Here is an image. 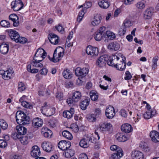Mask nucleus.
Returning a JSON list of instances; mask_svg holds the SVG:
<instances>
[{"instance_id": "obj_18", "label": "nucleus", "mask_w": 159, "mask_h": 159, "mask_svg": "<svg viewBox=\"0 0 159 159\" xmlns=\"http://www.w3.org/2000/svg\"><path fill=\"white\" fill-rule=\"evenodd\" d=\"M107 47L110 50L116 51L119 49L120 46L119 43L116 42H114L109 43Z\"/></svg>"}, {"instance_id": "obj_45", "label": "nucleus", "mask_w": 159, "mask_h": 159, "mask_svg": "<svg viewBox=\"0 0 159 159\" xmlns=\"http://www.w3.org/2000/svg\"><path fill=\"white\" fill-rule=\"evenodd\" d=\"M66 140H61L58 144V147L61 150L65 151V144L66 143Z\"/></svg>"}, {"instance_id": "obj_50", "label": "nucleus", "mask_w": 159, "mask_h": 159, "mask_svg": "<svg viewBox=\"0 0 159 159\" xmlns=\"http://www.w3.org/2000/svg\"><path fill=\"white\" fill-rule=\"evenodd\" d=\"M21 105L23 107L26 108L30 109H32L33 108V106L30 104V103L26 101L22 102Z\"/></svg>"}, {"instance_id": "obj_61", "label": "nucleus", "mask_w": 159, "mask_h": 159, "mask_svg": "<svg viewBox=\"0 0 159 159\" xmlns=\"http://www.w3.org/2000/svg\"><path fill=\"white\" fill-rule=\"evenodd\" d=\"M126 29L125 27H123L121 28L119 32V34L121 36H123L125 34Z\"/></svg>"}, {"instance_id": "obj_58", "label": "nucleus", "mask_w": 159, "mask_h": 159, "mask_svg": "<svg viewBox=\"0 0 159 159\" xmlns=\"http://www.w3.org/2000/svg\"><path fill=\"white\" fill-rule=\"evenodd\" d=\"M56 29L58 31L61 32L62 33L64 32V29L61 24H59L58 26H56Z\"/></svg>"}, {"instance_id": "obj_42", "label": "nucleus", "mask_w": 159, "mask_h": 159, "mask_svg": "<svg viewBox=\"0 0 159 159\" xmlns=\"http://www.w3.org/2000/svg\"><path fill=\"white\" fill-rule=\"evenodd\" d=\"M75 152L74 150L68 149L66 151L65 156L67 158H70L74 155Z\"/></svg>"}, {"instance_id": "obj_64", "label": "nucleus", "mask_w": 159, "mask_h": 159, "mask_svg": "<svg viewBox=\"0 0 159 159\" xmlns=\"http://www.w3.org/2000/svg\"><path fill=\"white\" fill-rule=\"evenodd\" d=\"M139 147H141L142 148L143 151L144 152H148L150 150L149 147L146 145H143V146L142 145H141V146L140 145Z\"/></svg>"}, {"instance_id": "obj_3", "label": "nucleus", "mask_w": 159, "mask_h": 159, "mask_svg": "<svg viewBox=\"0 0 159 159\" xmlns=\"http://www.w3.org/2000/svg\"><path fill=\"white\" fill-rule=\"evenodd\" d=\"M110 148L112 151H115V152L111 154L109 159H119L123 156V151L119 146L113 145L111 146Z\"/></svg>"}, {"instance_id": "obj_44", "label": "nucleus", "mask_w": 159, "mask_h": 159, "mask_svg": "<svg viewBox=\"0 0 159 159\" xmlns=\"http://www.w3.org/2000/svg\"><path fill=\"white\" fill-rule=\"evenodd\" d=\"M90 97L91 100L93 101H96L98 97V94L95 92L92 91L90 93Z\"/></svg>"}, {"instance_id": "obj_10", "label": "nucleus", "mask_w": 159, "mask_h": 159, "mask_svg": "<svg viewBox=\"0 0 159 159\" xmlns=\"http://www.w3.org/2000/svg\"><path fill=\"white\" fill-rule=\"evenodd\" d=\"M154 13V9L152 7H150L146 9L144 11L143 15L145 20L150 19Z\"/></svg>"}, {"instance_id": "obj_51", "label": "nucleus", "mask_w": 159, "mask_h": 159, "mask_svg": "<svg viewBox=\"0 0 159 159\" xmlns=\"http://www.w3.org/2000/svg\"><path fill=\"white\" fill-rule=\"evenodd\" d=\"M97 118L94 114H91L87 117V119L90 122H94L96 121Z\"/></svg>"}, {"instance_id": "obj_7", "label": "nucleus", "mask_w": 159, "mask_h": 159, "mask_svg": "<svg viewBox=\"0 0 159 159\" xmlns=\"http://www.w3.org/2000/svg\"><path fill=\"white\" fill-rule=\"evenodd\" d=\"M108 57L107 55L102 56L98 58L96 61V65L99 67H102L105 66L106 62L107 63Z\"/></svg>"}, {"instance_id": "obj_6", "label": "nucleus", "mask_w": 159, "mask_h": 159, "mask_svg": "<svg viewBox=\"0 0 159 159\" xmlns=\"http://www.w3.org/2000/svg\"><path fill=\"white\" fill-rule=\"evenodd\" d=\"M89 69L87 68H83L81 69L80 67H77L75 70V73L76 76L81 78L85 77L88 74Z\"/></svg>"}, {"instance_id": "obj_54", "label": "nucleus", "mask_w": 159, "mask_h": 159, "mask_svg": "<svg viewBox=\"0 0 159 159\" xmlns=\"http://www.w3.org/2000/svg\"><path fill=\"white\" fill-rule=\"evenodd\" d=\"M106 30V28L104 26H103L100 28L97 31L106 37L107 35V34H106L107 31H108Z\"/></svg>"}, {"instance_id": "obj_59", "label": "nucleus", "mask_w": 159, "mask_h": 159, "mask_svg": "<svg viewBox=\"0 0 159 159\" xmlns=\"http://www.w3.org/2000/svg\"><path fill=\"white\" fill-rule=\"evenodd\" d=\"M130 24L131 23L129 20H125L124 21L122 27H125L126 28V27L130 26Z\"/></svg>"}, {"instance_id": "obj_48", "label": "nucleus", "mask_w": 159, "mask_h": 159, "mask_svg": "<svg viewBox=\"0 0 159 159\" xmlns=\"http://www.w3.org/2000/svg\"><path fill=\"white\" fill-rule=\"evenodd\" d=\"M106 37L104 36L102 34L100 33L98 31H97L96 33V35L94 37L95 39L97 41H100L103 37Z\"/></svg>"}, {"instance_id": "obj_40", "label": "nucleus", "mask_w": 159, "mask_h": 159, "mask_svg": "<svg viewBox=\"0 0 159 159\" xmlns=\"http://www.w3.org/2000/svg\"><path fill=\"white\" fill-rule=\"evenodd\" d=\"M79 145L80 146L84 148H88L89 146V142L87 141L84 139L83 138L80 141Z\"/></svg>"}, {"instance_id": "obj_57", "label": "nucleus", "mask_w": 159, "mask_h": 159, "mask_svg": "<svg viewBox=\"0 0 159 159\" xmlns=\"http://www.w3.org/2000/svg\"><path fill=\"white\" fill-rule=\"evenodd\" d=\"M9 18L10 20H11L12 21H14L18 20V17L15 14H12L9 16Z\"/></svg>"}, {"instance_id": "obj_36", "label": "nucleus", "mask_w": 159, "mask_h": 159, "mask_svg": "<svg viewBox=\"0 0 159 159\" xmlns=\"http://www.w3.org/2000/svg\"><path fill=\"white\" fill-rule=\"evenodd\" d=\"M85 140L88 142H90L92 143H94L95 142L96 139L94 137H93L92 135L91 134H86L84 138H83Z\"/></svg>"}, {"instance_id": "obj_37", "label": "nucleus", "mask_w": 159, "mask_h": 159, "mask_svg": "<svg viewBox=\"0 0 159 159\" xmlns=\"http://www.w3.org/2000/svg\"><path fill=\"white\" fill-rule=\"evenodd\" d=\"M89 99H85L82 101L80 103V106L83 110H85L89 104Z\"/></svg>"}, {"instance_id": "obj_29", "label": "nucleus", "mask_w": 159, "mask_h": 159, "mask_svg": "<svg viewBox=\"0 0 159 159\" xmlns=\"http://www.w3.org/2000/svg\"><path fill=\"white\" fill-rule=\"evenodd\" d=\"M9 50V45L5 43H3L0 45V52L2 54H6Z\"/></svg>"}, {"instance_id": "obj_35", "label": "nucleus", "mask_w": 159, "mask_h": 159, "mask_svg": "<svg viewBox=\"0 0 159 159\" xmlns=\"http://www.w3.org/2000/svg\"><path fill=\"white\" fill-rule=\"evenodd\" d=\"M81 93L79 91H75L73 93L72 98L74 99V101L78 102L81 98Z\"/></svg>"}, {"instance_id": "obj_53", "label": "nucleus", "mask_w": 159, "mask_h": 159, "mask_svg": "<svg viewBox=\"0 0 159 159\" xmlns=\"http://www.w3.org/2000/svg\"><path fill=\"white\" fill-rule=\"evenodd\" d=\"M0 25L2 27H9L10 26L9 21L4 20H2L1 21Z\"/></svg>"}, {"instance_id": "obj_30", "label": "nucleus", "mask_w": 159, "mask_h": 159, "mask_svg": "<svg viewBox=\"0 0 159 159\" xmlns=\"http://www.w3.org/2000/svg\"><path fill=\"white\" fill-rule=\"evenodd\" d=\"M156 111L154 109H151V110L147 111L146 113L143 114L144 118L149 119L155 115Z\"/></svg>"}, {"instance_id": "obj_1", "label": "nucleus", "mask_w": 159, "mask_h": 159, "mask_svg": "<svg viewBox=\"0 0 159 159\" xmlns=\"http://www.w3.org/2000/svg\"><path fill=\"white\" fill-rule=\"evenodd\" d=\"M16 121L20 125H25L29 124V117L22 111H18L16 114Z\"/></svg>"}, {"instance_id": "obj_56", "label": "nucleus", "mask_w": 159, "mask_h": 159, "mask_svg": "<svg viewBox=\"0 0 159 159\" xmlns=\"http://www.w3.org/2000/svg\"><path fill=\"white\" fill-rule=\"evenodd\" d=\"M106 34H107L106 36L108 37H110V39H113L116 37L115 34L110 31H107Z\"/></svg>"}, {"instance_id": "obj_16", "label": "nucleus", "mask_w": 159, "mask_h": 159, "mask_svg": "<svg viewBox=\"0 0 159 159\" xmlns=\"http://www.w3.org/2000/svg\"><path fill=\"white\" fill-rule=\"evenodd\" d=\"M42 147L45 151L47 152H50L52 151L53 146L51 143L44 141L42 144Z\"/></svg>"}, {"instance_id": "obj_24", "label": "nucleus", "mask_w": 159, "mask_h": 159, "mask_svg": "<svg viewBox=\"0 0 159 159\" xmlns=\"http://www.w3.org/2000/svg\"><path fill=\"white\" fill-rule=\"evenodd\" d=\"M124 61H122V60L120 61V62H118V64H117V65L114 67H115L118 70H124L125 68L126 65L125 57H124Z\"/></svg>"}, {"instance_id": "obj_27", "label": "nucleus", "mask_w": 159, "mask_h": 159, "mask_svg": "<svg viewBox=\"0 0 159 159\" xmlns=\"http://www.w3.org/2000/svg\"><path fill=\"white\" fill-rule=\"evenodd\" d=\"M121 129L122 131L126 133H129L132 130L131 125L128 123L122 125L121 126Z\"/></svg>"}, {"instance_id": "obj_23", "label": "nucleus", "mask_w": 159, "mask_h": 159, "mask_svg": "<svg viewBox=\"0 0 159 159\" xmlns=\"http://www.w3.org/2000/svg\"><path fill=\"white\" fill-rule=\"evenodd\" d=\"M41 131L42 133L43 132V135L46 138H50L52 134V131L46 127H43L41 129Z\"/></svg>"}, {"instance_id": "obj_21", "label": "nucleus", "mask_w": 159, "mask_h": 159, "mask_svg": "<svg viewBox=\"0 0 159 159\" xmlns=\"http://www.w3.org/2000/svg\"><path fill=\"white\" fill-rule=\"evenodd\" d=\"M8 34L9 37L11 39L14 41L16 42V40L19 37V34L18 32L16 31L12 30H8Z\"/></svg>"}, {"instance_id": "obj_55", "label": "nucleus", "mask_w": 159, "mask_h": 159, "mask_svg": "<svg viewBox=\"0 0 159 159\" xmlns=\"http://www.w3.org/2000/svg\"><path fill=\"white\" fill-rule=\"evenodd\" d=\"M25 89V86L24 84L22 82L18 84V89L19 91L22 92Z\"/></svg>"}, {"instance_id": "obj_31", "label": "nucleus", "mask_w": 159, "mask_h": 159, "mask_svg": "<svg viewBox=\"0 0 159 159\" xmlns=\"http://www.w3.org/2000/svg\"><path fill=\"white\" fill-rule=\"evenodd\" d=\"M43 122L42 120L40 118H37L34 119L32 121V125L35 128L40 127L42 126Z\"/></svg>"}, {"instance_id": "obj_28", "label": "nucleus", "mask_w": 159, "mask_h": 159, "mask_svg": "<svg viewBox=\"0 0 159 159\" xmlns=\"http://www.w3.org/2000/svg\"><path fill=\"white\" fill-rule=\"evenodd\" d=\"M74 113V108H70L69 110L65 111L63 114V116L68 119L71 118Z\"/></svg>"}, {"instance_id": "obj_38", "label": "nucleus", "mask_w": 159, "mask_h": 159, "mask_svg": "<svg viewBox=\"0 0 159 159\" xmlns=\"http://www.w3.org/2000/svg\"><path fill=\"white\" fill-rule=\"evenodd\" d=\"M62 134L64 137L69 140H70L73 138L71 134L68 131H63L62 133Z\"/></svg>"}, {"instance_id": "obj_9", "label": "nucleus", "mask_w": 159, "mask_h": 159, "mask_svg": "<svg viewBox=\"0 0 159 159\" xmlns=\"http://www.w3.org/2000/svg\"><path fill=\"white\" fill-rule=\"evenodd\" d=\"M105 114L108 118L109 119L112 118L115 115L114 107L111 106H109L106 109Z\"/></svg>"}, {"instance_id": "obj_34", "label": "nucleus", "mask_w": 159, "mask_h": 159, "mask_svg": "<svg viewBox=\"0 0 159 159\" xmlns=\"http://www.w3.org/2000/svg\"><path fill=\"white\" fill-rule=\"evenodd\" d=\"M13 71L11 70H7L4 71L3 74L2 75V78L5 80H8L11 79Z\"/></svg>"}, {"instance_id": "obj_49", "label": "nucleus", "mask_w": 159, "mask_h": 159, "mask_svg": "<svg viewBox=\"0 0 159 159\" xmlns=\"http://www.w3.org/2000/svg\"><path fill=\"white\" fill-rule=\"evenodd\" d=\"M16 43H20L24 44L27 42V39L25 37H20L19 36V37L17 40H16Z\"/></svg>"}, {"instance_id": "obj_20", "label": "nucleus", "mask_w": 159, "mask_h": 159, "mask_svg": "<svg viewBox=\"0 0 159 159\" xmlns=\"http://www.w3.org/2000/svg\"><path fill=\"white\" fill-rule=\"evenodd\" d=\"M131 157L133 159H143V153L139 151H134L132 152Z\"/></svg>"}, {"instance_id": "obj_39", "label": "nucleus", "mask_w": 159, "mask_h": 159, "mask_svg": "<svg viewBox=\"0 0 159 159\" xmlns=\"http://www.w3.org/2000/svg\"><path fill=\"white\" fill-rule=\"evenodd\" d=\"M63 76L66 79H70L72 77V74L70 70L68 69L64 70L62 73Z\"/></svg>"}, {"instance_id": "obj_26", "label": "nucleus", "mask_w": 159, "mask_h": 159, "mask_svg": "<svg viewBox=\"0 0 159 159\" xmlns=\"http://www.w3.org/2000/svg\"><path fill=\"white\" fill-rule=\"evenodd\" d=\"M15 135H16V136H13V139H19L21 143L23 144H26L28 143V137L26 136H23V135L19 136V134H15Z\"/></svg>"}, {"instance_id": "obj_13", "label": "nucleus", "mask_w": 159, "mask_h": 159, "mask_svg": "<svg viewBox=\"0 0 159 159\" xmlns=\"http://www.w3.org/2000/svg\"><path fill=\"white\" fill-rule=\"evenodd\" d=\"M16 129L17 132V133H16L13 134L12 137L16 136V135L19 134V136L23 135L25 134L27 132V129L25 127L22 126L21 125H17L16 127Z\"/></svg>"}, {"instance_id": "obj_25", "label": "nucleus", "mask_w": 159, "mask_h": 159, "mask_svg": "<svg viewBox=\"0 0 159 159\" xmlns=\"http://www.w3.org/2000/svg\"><path fill=\"white\" fill-rule=\"evenodd\" d=\"M33 61L31 62V64L34 67H42L43 65L40 63V62L41 61L43 60L39 58H35L33 57Z\"/></svg>"}, {"instance_id": "obj_32", "label": "nucleus", "mask_w": 159, "mask_h": 159, "mask_svg": "<svg viewBox=\"0 0 159 159\" xmlns=\"http://www.w3.org/2000/svg\"><path fill=\"white\" fill-rule=\"evenodd\" d=\"M98 4L101 8L106 9L109 7L110 5V3L107 0H102L98 2Z\"/></svg>"}, {"instance_id": "obj_2", "label": "nucleus", "mask_w": 159, "mask_h": 159, "mask_svg": "<svg viewBox=\"0 0 159 159\" xmlns=\"http://www.w3.org/2000/svg\"><path fill=\"white\" fill-rule=\"evenodd\" d=\"M64 49L61 47L57 48L54 51L53 57L51 58L48 57L50 61L56 62L60 60L64 54Z\"/></svg>"}, {"instance_id": "obj_15", "label": "nucleus", "mask_w": 159, "mask_h": 159, "mask_svg": "<svg viewBox=\"0 0 159 159\" xmlns=\"http://www.w3.org/2000/svg\"><path fill=\"white\" fill-rule=\"evenodd\" d=\"M99 129L103 132L109 131L112 129V125L110 123H104L100 125Z\"/></svg>"}, {"instance_id": "obj_52", "label": "nucleus", "mask_w": 159, "mask_h": 159, "mask_svg": "<svg viewBox=\"0 0 159 159\" xmlns=\"http://www.w3.org/2000/svg\"><path fill=\"white\" fill-rule=\"evenodd\" d=\"M45 92V93L47 95H48V92L44 88H43L42 89H40L38 92V94L40 96H43L44 95V92Z\"/></svg>"}, {"instance_id": "obj_62", "label": "nucleus", "mask_w": 159, "mask_h": 159, "mask_svg": "<svg viewBox=\"0 0 159 159\" xmlns=\"http://www.w3.org/2000/svg\"><path fill=\"white\" fill-rule=\"evenodd\" d=\"M126 76L125 77V79L126 80H128L130 79L132 77L130 73L128 71H127L125 73Z\"/></svg>"}, {"instance_id": "obj_4", "label": "nucleus", "mask_w": 159, "mask_h": 159, "mask_svg": "<svg viewBox=\"0 0 159 159\" xmlns=\"http://www.w3.org/2000/svg\"><path fill=\"white\" fill-rule=\"evenodd\" d=\"M124 57L121 53L118 54L117 56L113 55L112 56L108 57L107 64L109 66L114 67L117 64H118L120 61H124Z\"/></svg>"}, {"instance_id": "obj_43", "label": "nucleus", "mask_w": 159, "mask_h": 159, "mask_svg": "<svg viewBox=\"0 0 159 159\" xmlns=\"http://www.w3.org/2000/svg\"><path fill=\"white\" fill-rule=\"evenodd\" d=\"M57 123V120L55 118H52L49 120L48 125L50 127L53 128L56 126Z\"/></svg>"}, {"instance_id": "obj_63", "label": "nucleus", "mask_w": 159, "mask_h": 159, "mask_svg": "<svg viewBox=\"0 0 159 159\" xmlns=\"http://www.w3.org/2000/svg\"><path fill=\"white\" fill-rule=\"evenodd\" d=\"M120 115L121 116L125 118L127 117V112L125 110L122 109L120 112Z\"/></svg>"}, {"instance_id": "obj_5", "label": "nucleus", "mask_w": 159, "mask_h": 159, "mask_svg": "<svg viewBox=\"0 0 159 159\" xmlns=\"http://www.w3.org/2000/svg\"><path fill=\"white\" fill-rule=\"evenodd\" d=\"M41 111L44 115L47 116H50L54 113L55 109L50 107L45 102L44 103V106L41 108Z\"/></svg>"}, {"instance_id": "obj_19", "label": "nucleus", "mask_w": 159, "mask_h": 159, "mask_svg": "<svg viewBox=\"0 0 159 159\" xmlns=\"http://www.w3.org/2000/svg\"><path fill=\"white\" fill-rule=\"evenodd\" d=\"M129 136L128 134H124L123 133H118L116 137L117 140L120 142H124L129 138Z\"/></svg>"}, {"instance_id": "obj_8", "label": "nucleus", "mask_w": 159, "mask_h": 159, "mask_svg": "<svg viewBox=\"0 0 159 159\" xmlns=\"http://www.w3.org/2000/svg\"><path fill=\"white\" fill-rule=\"evenodd\" d=\"M11 6L14 11H17L21 10L22 8L23 4L21 1L16 0L15 1H12L11 2Z\"/></svg>"}, {"instance_id": "obj_17", "label": "nucleus", "mask_w": 159, "mask_h": 159, "mask_svg": "<svg viewBox=\"0 0 159 159\" xmlns=\"http://www.w3.org/2000/svg\"><path fill=\"white\" fill-rule=\"evenodd\" d=\"M30 154L31 156L34 157H38L40 156V151L39 147L36 145L33 146Z\"/></svg>"}, {"instance_id": "obj_46", "label": "nucleus", "mask_w": 159, "mask_h": 159, "mask_svg": "<svg viewBox=\"0 0 159 159\" xmlns=\"http://www.w3.org/2000/svg\"><path fill=\"white\" fill-rule=\"evenodd\" d=\"M0 126L2 129L5 130L7 128L8 125L4 120L1 119L0 120Z\"/></svg>"}, {"instance_id": "obj_60", "label": "nucleus", "mask_w": 159, "mask_h": 159, "mask_svg": "<svg viewBox=\"0 0 159 159\" xmlns=\"http://www.w3.org/2000/svg\"><path fill=\"white\" fill-rule=\"evenodd\" d=\"M7 145V143L4 140H0V148H5Z\"/></svg>"}, {"instance_id": "obj_14", "label": "nucleus", "mask_w": 159, "mask_h": 159, "mask_svg": "<svg viewBox=\"0 0 159 159\" xmlns=\"http://www.w3.org/2000/svg\"><path fill=\"white\" fill-rule=\"evenodd\" d=\"M48 38L50 42L54 45L57 44L59 42L58 36L53 33L49 34L48 36Z\"/></svg>"}, {"instance_id": "obj_33", "label": "nucleus", "mask_w": 159, "mask_h": 159, "mask_svg": "<svg viewBox=\"0 0 159 159\" xmlns=\"http://www.w3.org/2000/svg\"><path fill=\"white\" fill-rule=\"evenodd\" d=\"M102 19L100 14H97L94 17L93 20L91 22L92 25L95 26L98 25L100 23Z\"/></svg>"}, {"instance_id": "obj_12", "label": "nucleus", "mask_w": 159, "mask_h": 159, "mask_svg": "<svg viewBox=\"0 0 159 159\" xmlns=\"http://www.w3.org/2000/svg\"><path fill=\"white\" fill-rule=\"evenodd\" d=\"M47 55L46 52L42 48H39L37 51L35 53L34 58H39L41 60H43V59L45 58Z\"/></svg>"}, {"instance_id": "obj_11", "label": "nucleus", "mask_w": 159, "mask_h": 159, "mask_svg": "<svg viewBox=\"0 0 159 159\" xmlns=\"http://www.w3.org/2000/svg\"><path fill=\"white\" fill-rule=\"evenodd\" d=\"M86 52L88 54L93 56L98 54V50L97 48L93 47L89 45L87 47Z\"/></svg>"}, {"instance_id": "obj_41", "label": "nucleus", "mask_w": 159, "mask_h": 159, "mask_svg": "<svg viewBox=\"0 0 159 159\" xmlns=\"http://www.w3.org/2000/svg\"><path fill=\"white\" fill-rule=\"evenodd\" d=\"M135 6L138 9L142 10L145 7V3L143 1H139L135 4Z\"/></svg>"}, {"instance_id": "obj_47", "label": "nucleus", "mask_w": 159, "mask_h": 159, "mask_svg": "<svg viewBox=\"0 0 159 159\" xmlns=\"http://www.w3.org/2000/svg\"><path fill=\"white\" fill-rule=\"evenodd\" d=\"M92 4L91 2H86L85 3H84L83 5H81V6H79L78 7V8L80 9L81 7H84V8H83L84 9H86H86L87 8H89L91 7L92 6Z\"/></svg>"}, {"instance_id": "obj_22", "label": "nucleus", "mask_w": 159, "mask_h": 159, "mask_svg": "<svg viewBox=\"0 0 159 159\" xmlns=\"http://www.w3.org/2000/svg\"><path fill=\"white\" fill-rule=\"evenodd\" d=\"M150 136L152 140L154 142H159V133L156 131H152L150 132Z\"/></svg>"}]
</instances>
